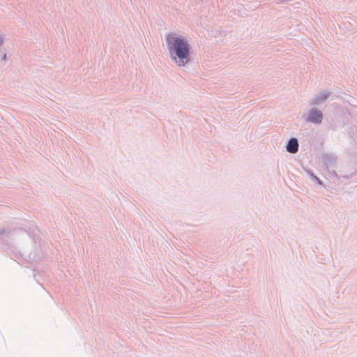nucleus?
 Listing matches in <instances>:
<instances>
[{"label": "nucleus", "instance_id": "1", "mask_svg": "<svg viewBox=\"0 0 357 357\" xmlns=\"http://www.w3.org/2000/svg\"><path fill=\"white\" fill-rule=\"evenodd\" d=\"M167 48L171 59L179 67L185 66L190 61V45L181 36L173 33L166 38Z\"/></svg>", "mask_w": 357, "mask_h": 357}, {"label": "nucleus", "instance_id": "6", "mask_svg": "<svg viewBox=\"0 0 357 357\" xmlns=\"http://www.w3.org/2000/svg\"><path fill=\"white\" fill-rule=\"evenodd\" d=\"M322 161L328 169L333 168L335 165L337 158L332 154H325L322 157Z\"/></svg>", "mask_w": 357, "mask_h": 357}, {"label": "nucleus", "instance_id": "7", "mask_svg": "<svg viewBox=\"0 0 357 357\" xmlns=\"http://www.w3.org/2000/svg\"><path fill=\"white\" fill-rule=\"evenodd\" d=\"M7 60V50L5 47L0 48V61L6 62Z\"/></svg>", "mask_w": 357, "mask_h": 357}, {"label": "nucleus", "instance_id": "11", "mask_svg": "<svg viewBox=\"0 0 357 357\" xmlns=\"http://www.w3.org/2000/svg\"><path fill=\"white\" fill-rule=\"evenodd\" d=\"M331 174L334 175L335 176H337V173L335 172V171H332V172H331Z\"/></svg>", "mask_w": 357, "mask_h": 357}, {"label": "nucleus", "instance_id": "4", "mask_svg": "<svg viewBox=\"0 0 357 357\" xmlns=\"http://www.w3.org/2000/svg\"><path fill=\"white\" fill-rule=\"evenodd\" d=\"M330 96L328 91H321L316 94L311 100L312 105H319L324 102Z\"/></svg>", "mask_w": 357, "mask_h": 357}, {"label": "nucleus", "instance_id": "3", "mask_svg": "<svg viewBox=\"0 0 357 357\" xmlns=\"http://www.w3.org/2000/svg\"><path fill=\"white\" fill-rule=\"evenodd\" d=\"M305 120L314 124H319L323 119V114L320 110L315 108L310 109L307 113L304 115Z\"/></svg>", "mask_w": 357, "mask_h": 357}, {"label": "nucleus", "instance_id": "9", "mask_svg": "<svg viewBox=\"0 0 357 357\" xmlns=\"http://www.w3.org/2000/svg\"><path fill=\"white\" fill-rule=\"evenodd\" d=\"M313 179L316 181L319 185H322V181L315 175H313Z\"/></svg>", "mask_w": 357, "mask_h": 357}, {"label": "nucleus", "instance_id": "10", "mask_svg": "<svg viewBox=\"0 0 357 357\" xmlns=\"http://www.w3.org/2000/svg\"><path fill=\"white\" fill-rule=\"evenodd\" d=\"M306 172L313 178V175H314L313 172L311 170H306Z\"/></svg>", "mask_w": 357, "mask_h": 357}, {"label": "nucleus", "instance_id": "2", "mask_svg": "<svg viewBox=\"0 0 357 357\" xmlns=\"http://www.w3.org/2000/svg\"><path fill=\"white\" fill-rule=\"evenodd\" d=\"M22 229H0V243L3 244H8V241L10 239H14L17 237V236L22 232Z\"/></svg>", "mask_w": 357, "mask_h": 357}, {"label": "nucleus", "instance_id": "5", "mask_svg": "<svg viewBox=\"0 0 357 357\" xmlns=\"http://www.w3.org/2000/svg\"><path fill=\"white\" fill-rule=\"evenodd\" d=\"M298 141L296 137L290 138L286 145L287 151L293 154L298 152Z\"/></svg>", "mask_w": 357, "mask_h": 357}, {"label": "nucleus", "instance_id": "8", "mask_svg": "<svg viewBox=\"0 0 357 357\" xmlns=\"http://www.w3.org/2000/svg\"><path fill=\"white\" fill-rule=\"evenodd\" d=\"M3 44H4V36L3 34L0 33V48L5 47Z\"/></svg>", "mask_w": 357, "mask_h": 357}]
</instances>
